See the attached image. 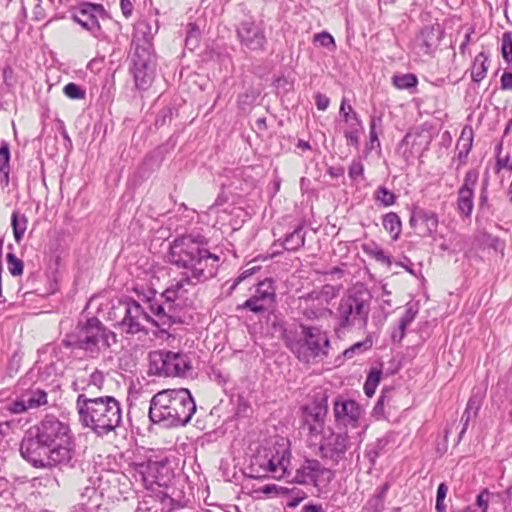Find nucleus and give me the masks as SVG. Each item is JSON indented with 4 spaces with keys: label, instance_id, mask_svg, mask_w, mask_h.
Returning a JSON list of instances; mask_svg holds the SVG:
<instances>
[{
    "label": "nucleus",
    "instance_id": "nucleus-1",
    "mask_svg": "<svg viewBox=\"0 0 512 512\" xmlns=\"http://www.w3.org/2000/svg\"><path fill=\"white\" fill-rule=\"evenodd\" d=\"M207 240L201 235H184L176 238L170 248V262L183 269L182 278L168 287L160 299L148 298V310L155 316L154 325L166 331L176 322L178 315L175 301L187 292L186 285L203 283L216 276L220 258L207 249Z\"/></svg>",
    "mask_w": 512,
    "mask_h": 512
},
{
    "label": "nucleus",
    "instance_id": "nucleus-2",
    "mask_svg": "<svg viewBox=\"0 0 512 512\" xmlns=\"http://www.w3.org/2000/svg\"><path fill=\"white\" fill-rule=\"evenodd\" d=\"M71 428L65 421L47 414L26 431L21 443V456L33 467L50 469L68 465L74 457Z\"/></svg>",
    "mask_w": 512,
    "mask_h": 512
},
{
    "label": "nucleus",
    "instance_id": "nucleus-3",
    "mask_svg": "<svg viewBox=\"0 0 512 512\" xmlns=\"http://www.w3.org/2000/svg\"><path fill=\"white\" fill-rule=\"evenodd\" d=\"M79 422L98 437H105L122 426V406L113 396L88 397L79 394L76 399Z\"/></svg>",
    "mask_w": 512,
    "mask_h": 512
},
{
    "label": "nucleus",
    "instance_id": "nucleus-4",
    "mask_svg": "<svg viewBox=\"0 0 512 512\" xmlns=\"http://www.w3.org/2000/svg\"><path fill=\"white\" fill-rule=\"evenodd\" d=\"M196 411V404L187 389L163 390L150 401L149 418L164 427L187 424Z\"/></svg>",
    "mask_w": 512,
    "mask_h": 512
},
{
    "label": "nucleus",
    "instance_id": "nucleus-5",
    "mask_svg": "<svg viewBox=\"0 0 512 512\" xmlns=\"http://www.w3.org/2000/svg\"><path fill=\"white\" fill-rule=\"evenodd\" d=\"M116 343V334L96 317L80 322L75 332L63 340L65 347L83 350L92 358L98 357L102 351L110 349Z\"/></svg>",
    "mask_w": 512,
    "mask_h": 512
},
{
    "label": "nucleus",
    "instance_id": "nucleus-6",
    "mask_svg": "<svg viewBox=\"0 0 512 512\" xmlns=\"http://www.w3.org/2000/svg\"><path fill=\"white\" fill-rule=\"evenodd\" d=\"M290 464V453L285 444L272 448H260L250 461V476L252 478L274 479L283 478Z\"/></svg>",
    "mask_w": 512,
    "mask_h": 512
},
{
    "label": "nucleus",
    "instance_id": "nucleus-7",
    "mask_svg": "<svg viewBox=\"0 0 512 512\" xmlns=\"http://www.w3.org/2000/svg\"><path fill=\"white\" fill-rule=\"evenodd\" d=\"M370 296L362 290H351L342 297L336 312L335 318L338 322L336 333L341 329L359 326L366 327L370 311Z\"/></svg>",
    "mask_w": 512,
    "mask_h": 512
},
{
    "label": "nucleus",
    "instance_id": "nucleus-8",
    "mask_svg": "<svg viewBox=\"0 0 512 512\" xmlns=\"http://www.w3.org/2000/svg\"><path fill=\"white\" fill-rule=\"evenodd\" d=\"M139 302L131 298L118 301L109 313L110 318L117 322L118 326L126 334H137L145 331V324L154 325L155 316L147 311Z\"/></svg>",
    "mask_w": 512,
    "mask_h": 512
},
{
    "label": "nucleus",
    "instance_id": "nucleus-9",
    "mask_svg": "<svg viewBox=\"0 0 512 512\" xmlns=\"http://www.w3.org/2000/svg\"><path fill=\"white\" fill-rule=\"evenodd\" d=\"M284 339L288 348L305 363H310L320 352V329L307 324L300 325V331H286Z\"/></svg>",
    "mask_w": 512,
    "mask_h": 512
},
{
    "label": "nucleus",
    "instance_id": "nucleus-10",
    "mask_svg": "<svg viewBox=\"0 0 512 512\" xmlns=\"http://www.w3.org/2000/svg\"><path fill=\"white\" fill-rule=\"evenodd\" d=\"M191 369L189 357L180 352L157 350L149 353V373L157 376H185Z\"/></svg>",
    "mask_w": 512,
    "mask_h": 512
},
{
    "label": "nucleus",
    "instance_id": "nucleus-11",
    "mask_svg": "<svg viewBox=\"0 0 512 512\" xmlns=\"http://www.w3.org/2000/svg\"><path fill=\"white\" fill-rule=\"evenodd\" d=\"M132 72L135 84L140 89H146L153 80L154 65L151 51L142 48L132 55Z\"/></svg>",
    "mask_w": 512,
    "mask_h": 512
},
{
    "label": "nucleus",
    "instance_id": "nucleus-12",
    "mask_svg": "<svg viewBox=\"0 0 512 512\" xmlns=\"http://www.w3.org/2000/svg\"><path fill=\"white\" fill-rule=\"evenodd\" d=\"M274 301L275 289L272 281L265 279L258 284L255 293L242 305H239L237 309H247L253 313H262L267 311Z\"/></svg>",
    "mask_w": 512,
    "mask_h": 512
},
{
    "label": "nucleus",
    "instance_id": "nucleus-13",
    "mask_svg": "<svg viewBox=\"0 0 512 512\" xmlns=\"http://www.w3.org/2000/svg\"><path fill=\"white\" fill-rule=\"evenodd\" d=\"M334 416L339 425L356 428L363 417V408L354 400L338 398L334 401Z\"/></svg>",
    "mask_w": 512,
    "mask_h": 512
},
{
    "label": "nucleus",
    "instance_id": "nucleus-14",
    "mask_svg": "<svg viewBox=\"0 0 512 512\" xmlns=\"http://www.w3.org/2000/svg\"><path fill=\"white\" fill-rule=\"evenodd\" d=\"M478 181V172L469 170L466 172L463 184L457 193V211L461 217L471 216L474 208V190Z\"/></svg>",
    "mask_w": 512,
    "mask_h": 512
},
{
    "label": "nucleus",
    "instance_id": "nucleus-15",
    "mask_svg": "<svg viewBox=\"0 0 512 512\" xmlns=\"http://www.w3.org/2000/svg\"><path fill=\"white\" fill-rule=\"evenodd\" d=\"M105 10L101 4L86 2L73 13L72 19L94 36L100 31L98 17L104 15Z\"/></svg>",
    "mask_w": 512,
    "mask_h": 512
},
{
    "label": "nucleus",
    "instance_id": "nucleus-16",
    "mask_svg": "<svg viewBox=\"0 0 512 512\" xmlns=\"http://www.w3.org/2000/svg\"><path fill=\"white\" fill-rule=\"evenodd\" d=\"M410 225L421 237L432 236L438 228V216L435 212L422 208L412 210Z\"/></svg>",
    "mask_w": 512,
    "mask_h": 512
},
{
    "label": "nucleus",
    "instance_id": "nucleus-17",
    "mask_svg": "<svg viewBox=\"0 0 512 512\" xmlns=\"http://www.w3.org/2000/svg\"><path fill=\"white\" fill-rule=\"evenodd\" d=\"M47 393L42 389H31L23 393L7 409L14 414H21L30 409H36L47 404Z\"/></svg>",
    "mask_w": 512,
    "mask_h": 512
},
{
    "label": "nucleus",
    "instance_id": "nucleus-18",
    "mask_svg": "<svg viewBox=\"0 0 512 512\" xmlns=\"http://www.w3.org/2000/svg\"><path fill=\"white\" fill-rule=\"evenodd\" d=\"M320 403L314 401L312 404H306L302 408V430L308 436V442L312 446L317 445L318 435L320 433Z\"/></svg>",
    "mask_w": 512,
    "mask_h": 512
},
{
    "label": "nucleus",
    "instance_id": "nucleus-19",
    "mask_svg": "<svg viewBox=\"0 0 512 512\" xmlns=\"http://www.w3.org/2000/svg\"><path fill=\"white\" fill-rule=\"evenodd\" d=\"M237 33L242 44L251 50L262 49L265 44L266 39L264 32L254 22H242Z\"/></svg>",
    "mask_w": 512,
    "mask_h": 512
},
{
    "label": "nucleus",
    "instance_id": "nucleus-20",
    "mask_svg": "<svg viewBox=\"0 0 512 512\" xmlns=\"http://www.w3.org/2000/svg\"><path fill=\"white\" fill-rule=\"evenodd\" d=\"M444 31L439 24L425 26L416 38V43L424 54H431L439 45Z\"/></svg>",
    "mask_w": 512,
    "mask_h": 512
},
{
    "label": "nucleus",
    "instance_id": "nucleus-21",
    "mask_svg": "<svg viewBox=\"0 0 512 512\" xmlns=\"http://www.w3.org/2000/svg\"><path fill=\"white\" fill-rule=\"evenodd\" d=\"M349 444L347 433L331 434L325 444H322V457L337 462L345 454Z\"/></svg>",
    "mask_w": 512,
    "mask_h": 512
},
{
    "label": "nucleus",
    "instance_id": "nucleus-22",
    "mask_svg": "<svg viewBox=\"0 0 512 512\" xmlns=\"http://www.w3.org/2000/svg\"><path fill=\"white\" fill-rule=\"evenodd\" d=\"M155 32L156 30H153L152 25L148 21L142 20L137 22L134 27V34L132 39V44L135 46V51H141L142 48H146L148 51H151V40Z\"/></svg>",
    "mask_w": 512,
    "mask_h": 512
},
{
    "label": "nucleus",
    "instance_id": "nucleus-23",
    "mask_svg": "<svg viewBox=\"0 0 512 512\" xmlns=\"http://www.w3.org/2000/svg\"><path fill=\"white\" fill-rule=\"evenodd\" d=\"M320 476V463L317 460H306L304 465L297 471L296 479L300 483L314 484Z\"/></svg>",
    "mask_w": 512,
    "mask_h": 512
},
{
    "label": "nucleus",
    "instance_id": "nucleus-24",
    "mask_svg": "<svg viewBox=\"0 0 512 512\" xmlns=\"http://www.w3.org/2000/svg\"><path fill=\"white\" fill-rule=\"evenodd\" d=\"M319 295V292H312L300 298L299 308L307 320L318 319L320 311Z\"/></svg>",
    "mask_w": 512,
    "mask_h": 512
},
{
    "label": "nucleus",
    "instance_id": "nucleus-25",
    "mask_svg": "<svg viewBox=\"0 0 512 512\" xmlns=\"http://www.w3.org/2000/svg\"><path fill=\"white\" fill-rule=\"evenodd\" d=\"M473 144V131L471 128H463L461 135L457 141L458 159L461 164L466 162L468 154L471 151Z\"/></svg>",
    "mask_w": 512,
    "mask_h": 512
},
{
    "label": "nucleus",
    "instance_id": "nucleus-26",
    "mask_svg": "<svg viewBox=\"0 0 512 512\" xmlns=\"http://www.w3.org/2000/svg\"><path fill=\"white\" fill-rule=\"evenodd\" d=\"M352 120L348 123L349 127L344 131L347 145L355 148L360 144V131L362 130V122L356 113H353Z\"/></svg>",
    "mask_w": 512,
    "mask_h": 512
},
{
    "label": "nucleus",
    "instance_id": "nucleus-27",
    "mask_svg": "<svg viewBox=\"0 0 512 512\" xmlns=\"http://www.w3.org/2000/svg\"><path fill=\"white\" fill-rule=\"evenodd\" d=\"M488 71V55L485 52H480L474 59L471 68L472 80L476 83L482 81Z\"/></svg>",
    "mask_w": 512,
    "mask_h": 512
},
{
    "label": "nucleus",
    "instance_id": "nucleus-28",
    "mask_svg": "<svg viewBox=\"0 0 512 512\" xmlns=\"http://www.w3.org/2000/svg\"><path fill=\"white\" fill-rule=\"evenodd\" d=\"M10 173V147L7 141L2 140L0 143V174L2 176L1 183L8 185Z\"/></svg>",
    "mask_w": 512,
    "mask_h": 512
},
{
    "label": "nucleus",
    "instance_id": "nucleus-29",
    "mask_svg": "<svg viewBox=\"0 0 512 512\" xmlns=\"http://www.w3.org/2000/svg\"><path fill=\"white\" fill-rule=\"evenodd\" d=\"M28 219L24 214H20L18 211H14L11 215V226L13 229V235L15 241L20 243L23 239L25 231L27 229Z\"/></svg>",
    "mask_w": 512,
    "mask_h": 512
},
{
    "label": "nucleus",
    "instance_id": "nucleus-30",
    "mask_svg": "<svg viewBox=\"0 0 512 512\" xmlns=\"http://www.w3.org/2000/svg\"><path fill=\"white\" fill-rule=\"evenodd\" d=\"M403 143L411 144L412 147L419 146L421 150H426L430 144V136L424 131H411L405 135Z\"/></svg>",
    "mask_w": 512,
    "mask_h": 512
},
{
    "label": "nucleus",
    "instance_id": "nucleus-31",
    "mask_svg": "<svg viewBox=\"0 0 512 512\" xmlns=\"http://www.w3.org/2000/svg\"><path fill=\"white\" fill-rule=\"evenodd\" d=\"M383 226L393 239L398 238L401 232V221L396 213L390 212L386 214L383 218Z\"/></svg>",
    "mask_w": 512,
    "mask_h": 512
},
{
    "label": "nucleus",
    "instance_id": "nucleus-32",
    "mask_svg": "<svg viewBox=\"0 0 512 512\" xmlns=\"http://www.w3.org/2000/svg\"><path fill=\"white\" fill-rule=\"evenodd\" d=\"M382 370L378 368H371L366 381L364 383V392L368 397H372L381 380Z\"/></svg>",
    "mask_w": 512,
    "mask_h": 512
},
{
    "label": "nucleus",
    "instance_id": "nucleus-33",
    "mask_svg": "<svg viewBox=\"0 0 512 512\" xmlns=\"http://www.w3.org/2000/svg\"><path fill=\"white\" fill-rule=\"evenodd\" d=\"M373 341L371 336H367L363 341L357 342L343 351L345 359H352L356 354H362L371 349Z\"/></svg>",
    "mask_w": 512,
    "mask_h": 512
},
{
    "label": "nucleus",
    "instance_id": "nucleus-34",
    "mask_svg": "<svg viewBox=\"0 0 512 512\" xmlns=\"http://www.w3.org/2000/svg\"><path fill=\"white\" fill-rule=\"evenodd\" d=\"M392 82L394 86L398 89H411L415 88L418 79L417 77L412 73H406V74H400V75H394L392 78Z\"/></svg>",
    "mask_w": 512,
    "mask_h": 512
},
{
    "label": "nucleus",
    "instance_id": "nucleus-35",
    "mask_svg": "<svg viewBox=\"0 0 512 512\" xmlns=\"http://www.w3.org/2000/svg\"><path fill=\"white\" fill-rule=\"evenodd\" d=\"M480 406H481V397H478L477 395H473L472 397H470V399H469V401L467 403L466 410H465V412L463 413V416H462V420H464L465 423H464V427H463V429H462V431L460 433V437H462V435L466 431V428H467L468 422L470 420L471 414L473 413L474 415H476V413L479 410Z\"/></svg>",
    "mask_w": 512,
    "mask_h": 512
},
{
    "label": "nucleus",
    "instance_id": "nucleus-36",
    "mask_svg": "<svg viewBox=\"0 0 512 512\" xmlns=\"http://www.w3.org/2000/svg\"><path fill=\"white\" fill-rule=\"evenodd\" d=\"M304 244V236L301 229H295L292 233L286 236L283 246L286 250L293 251L298 249Z\"/></svg>",
    "mask_w": 512,
    "mask_h": 512
},
{
    "label": "nucleus",
    "instance_id": "nucleus-37",
    "mask_svg": "<svg viewBox=\"0 0 512 512\" xmlns=\"http://www.w3.org/2000/svg\"><path fill=\"white\" fill-rule=\"evenodd\" d=\"M200 42V30L195 23L188 24L185 47L190 51L195 50Z\"/></svg>",
    "mask_w": 512,
    "mask_h": 512
},
{
    "label": "nucleus",
    "instance_id": "nucleus-38",
    "mask_svg": "<svg viewBox=\"0 0 512 512\" xmlns=\"http://www.w3.org/2000/svg\"><path fill=\"white\" fill-rule=\"evenodd\" d=\"M501 54L505 62L512 63V34L504 32L501 38Z\"/></svg>",
    "mask_w": 512,
    "mask_h": 512
},
{
    "label": "nucleus",
    "instance_id": "nucleus-39",
    "mask_svg": "<svg viewBox=\"0 0 512 512\" xmlns=\"http://www.w3.org/2000/svg\"><path fill=\"white\" fill-rule=\"evenodd\" d=\"M417 314V311L414 310L412 307H408L404 313V315L401 317L399 321V337L404 338L406 333V328L413 322L415 319V316Z\"/></svg>",
    "mask_w": 512,
    "mask_h": 512
},
{
    "label": "nucleus",
    "instance_id": "nucleus-40",
    "mask_svg": "<svg viewBox=\"0 0 512 512\" xmlns=\"http://www.w3.org/2000/svg\"><path fill=\"white\" fill-rule=\"evenodd\" d=\"M375 199L384 206H391L395 202V195L387 188L380 186L375 192Z\"/></svg>",
    "mask_w": 512,
    "mask_h": 512
},
{
    "label": "nucleus",
    "instance_id": "nucleus-41",
    "mask_svg": "<svg viewBox=\"0 0 512 512\" xmlns=\"http://www.w3.org/2000/svg\"><path fill=\"white\" fill-rule=\"evenodd\" d=\"M63 92L70 99L85 98V90H83L79 85L73 82L66 84L63 88Z\"/></svg>",
    "mask_w": 512,
    "mask_h": 512
},
{
    "label": "nucleus",
    "instance_id": "nucleus-42",
    "mask_svg": "<svg viewBox=\"0 0 512 512\" xmlns=\"http://www.w3.org/2000/svg\"><path fill=\"white\" fill-rule=\"evenodd\" d=\"M7 264L9 272L13 276H19L23 273V262L22 260L18 259L13 253H9L7 255Z\"/></svg>",
    "mask_w": 512,
    "mask_h": 512
},
{
    "label": "nucleus",
    "instance_id": "nucleus-43",
    "mask_svg": "<svg viewBox=\"0 0 512 512\" xmlns=\"http://www.w3.org/2000/svg\"><path fill=\"white\" fill-rule=\"evenodd\" d=\"M365 251L368 254H370L377 261H379L381 263H384V264H387V265L391 264L389 256H387L385 254V252L380 247H378L377 245H374V246H372L370 248H365Z\"/></svg>",
    "mask_w": 512,
    "mask_h": 512
},
{
    "label": "nucleus",
    "instance_id": "nucleus-44",
    "mask_svg": "<svg viewBox=\"0 0 512 512\" xmlns=\"http://www.w3.org/2000/svg\"><path fill=\"white\" fill-rule=\"evenodd\" d=\"M341 288H342L341 284H336V285L325 284V285H323L322 286V299H325L326 301L333 299L334 297H336L339 294Z\"/></svg>",
    "mask_w": 512,
    "mask_h": 512
},
{
    "label": "nucleus",
    "instance_id": "nucleus-45",
    "mask_svg": "<svg viewBox=\"0 0 512 512\" xmlns=\"http://www.w3.org/2000/svg\"><path fill=\"white\" fill-rule=\"evenodd\" d=\"M105 382L104 373L100 370H94L89 378L88 386H94L98 389H101Z\"/></svg>",
    "mask_w": 512,
    "mask_h": 512
},
{
    "label": "nucleus",
    "instance_id": "nucleus-46",
    "mask_svg": "<svg viewBox=\"0 0 512 512\" xmlns=\"http://www.w3.org/2000/svg\"><path fill=\"white\" fill-rule=\"evenodd\" d=\"M364 173V166L359 160H353L349 166L348 174L349 177L353 180L362 176Z\"/></svg>",
    "mask_w": 512,
    "mask_h": 512
},
{
    "label": "nucleus",
    "instance_id": "nucleus-47",
    "mask_svg": "<svg viewBox=\"0 0 512 512\" xmlns=\"http://www.w3.org/2000/svg\"><path fill=\"white\" fill-rule=\"evenodd\" d=\"M490 496L491 493L487 489L481 491L480 494L477 496L476 504L480 509L479 512H487Z\"/></svg>",
    "mask_w": 512,
    "mask_h": 512
},
{
    "label": "nucleus",
    "instance_id": "nucleus-48",
    "mask_svg": "<svg viewBox=\"0 0 512 512\" xmlns=\"http://www.w3.org/2000/svg\"><path fill=\"white\" fill-rule=\"evenodd\" d=\"M256 100L254 92H245L240 94L238 97V104L241 109H245L246 106H250Z\"/></svg>",
    "mask_w": 512,
    "mask_h": 512
},
{
    "label": "nucleus",
    "instance_id": "nucleus-49",
    "mask_svg": "<svg viewBox=\"0 0 512 512\" xmlns=\"http://www.w3.org/2000/svg\"><path fill=\"white\" fill-rule=\"evenodd\" d=\"M355 113L351 105L347 104L345 99L342 100L340 106V114L343 115L346 123H349L352 120V115Z\"/></svg>",
    "mask_w": 512,
    "mask_h": 512
},
{
    "label": "nucleus",
    "instance_id": "nucleus-50",
    "mask_svg": "<svg viewBox=\"0 0 512 512\" xmlns=\"http://www.w3.org/2000/svg\"><path fill=\"white\" fill-rule=\"evenodd\" d=\"M257 270H259V267H252V268H249V269H246L244 270L238 277L237 279L234 281L233 285L231 286L230 290L233 291L236 286L242 282L243 280H245L246 278H248L249 276H251L252 274H254Z\"/></svg>",
    "mask_w": 512,
    "mask_h": 512
},
{
    "label": "nucleus",
    "instance_id": "nucleus-51",
    "mask_svg": "<svg viewBox=\"0 0 512 512\" xmlns=\"http://www.w3.org/2000/svg\"><path fill=\"white\" fill-rule=\"evenodd\" d=\"M382 129V116L372 115L369 123V133L381 131Z\"/></svg>",
    "mask_w": 512,
    "mask_h": 512
},
{
    "label": "nucleus",
    "instance_id": "nucleus-52",
    "mask_svg": "<svg viewBox=\"0 0 512 512\" xmlns=\"http://www.w3.org/2000/svg\"><path fill=\"white\" fill-rule=\"evenodd\" d=\"M120 7L123 15L129 18L133 11V4L130 0H120Z\"/></svg>",
    "mask_w": 512,
    "mask_h": 512
},
{
    "label": "nucleus",
    "instance_id": "nucleus-53",
    "mask_svg": "<svg viewBox=\"0 0 512 512\" xmlns=\"http://www.w3.org/2000/svg\"><path fill=\"white\" fill-rule=\"evenodd\" d=\"M322 47H327L331 50H334L335 48L334 38L325 31H322Z\"/></svg>",
    "mask_w": 512,
    "mask_h": 512
},
{
    "label": "nucleus",
    "instance_id": "nucleus-54",
    "mask_svg": "<svg viewBox=\"0 0 512 512\" xmlns=\"http://www.w3.org/2000/svg\"><path fill=\"white\" fill-rule=\"evenodd\" d=\"M380 147L378 132L369 133V142L367 143V150H373Z\"/></svg>",
    "mask_w": 512,
    "mask_h": 512
},
{
    "label": "nucleus",
    "instance_id": "nucleus-55",
    "mask_svg": "<svg viewBox=\"0 0 512 512\" xmlns=\"http://www.w3.org/2000/svg\"><path fill=\"white\" fill-rule=\"evenodd\" d=\"M501 87L505 90H512V73L505 72L502 74Z\"/></svg>",
    "mask_w": 512,
    "mask_h": 512
},
{
    "label": "nucleus",
    "instance_id": "nucleus-56",
    "mask_svg": "<svg viewBox=\"0 0 512 512\" xmlns=\"http://www.w3.org/2000/svg\"><path fill=\"white\" fill-rule=\"evenodd\" d=\"M447 490H448L447 486L444 483H441L437 489L436 500L444 501L446 494H447Z\"/></svg>",
    "mask_w": 512,
    "mask_h": 512
},
{
    "label": "nucleus",
    "instance_id": "nucleus-57",
    "mask_svg": "<svg viewBox=\"0 0 512 512\" xmlns=\"http://www.w3.org/2000/svg\"><path fill=\"white\" fill-rule=\"evenodd\" d=\"M328 172L332 177H339V176L343 175L344 170H343V168L331 167V168H329Z\"/></svg>",
    "mask_w": 512,
    "mask_h": 512
},
{
    "label": "nucleus",
    "instance_id": "nucleus-58",
    "mask_svg": "<svg viewBox=\"0 0 512 512\" xmlns=\"http://www.w3.org/2000/svg\"><path fill=\"white\" fill-rule=\"evenodd\" d=\"M509 162V157L506 156L505 158L498 157L497 159V165L499 168H507Z\"/></svg>",
    "mask_w": 512,
    "mask_h": 512
},
{
    "label": "nucleus",
    "instance_id": "nucleus-59",
    "mask_svg": "<svg viewBox=\"0 0 512 512\" xmlns=\"http://www.w3.org/2000/svg\"><path fill=\"white\" fill-rule=\"evenodd\" d=\"M34 14H35V17L36 19L40 20L43 18V10H42V7L40 6V4H37L36 7H35V10H34Z\"/></svg>",
    "mask_w": 512,
    "mask_h": 512
},
{
    "label": "nucleus",
    "instance_id": "nucleus-60",
    "mask_svg": "<svg viewBox=\"0 0 512 512\" xmlns=\"http://www.w3.org/2000/svg\"><path fill=\"white\" fill-rule=\"evenodd\" d=\"M256 127L259 129V130H264L266 129V119L265 118H258L256 120Z\"/></svg>",
    "mask_w": 512,
    "mask_h": 512
},
{
    "label": "nucleus",
    "instance_id": "nucleus-61",
    "mask_svg": "<svg viewBox=\"0 0 512 512\" xmlns=\"http://www.w3.org/2000/svg\"><path fill=\"white\" fill-rule=\"evenodd\" d=\"M321 475H322V479H327V480H330L333 476V473L330 469H323L322 468V472H321Z\"/></svg>",
    "mask_w": 512,
    "mask_h": 512
},
{
    "label": "nucleus",
    "instance_id": "nucleus-62",
    "mask_svg": "<svg viewBox=\"0 0 512 512\" xmlns=\"http://www.w3.org/2000/svg\"><path fill=\"white\" fill-rule=\"evenodd\" d=\"M303 510L304 512H319L320 508L316 505H306Z\"/></svg>",
    "mask_w": 512,
    "mask_h": 512
},
{
    "label": "nucleus",
    "instance_id": "nucleus-63",
    "mask_svg": "<svg viewBox=\"0 0 512 512\" xmlns=\"http://www.w3.org/2000/svg\"><path fill=\"white\" fill-rule=\"evenodd\" d=\"M148 510H149V507L147 505V502L144 501V502L139 503L136 512H143V511H148Z\"/></svg>",
    "mask_w": 512,
    "mask_h": 512
},
{
    "label": "nucleus",
    "instance_id": "nucleus-64",
    "mask_svg": "<svg viewBox=\"0 0 512 512\" xmlns=\"http://www.w3.org/2000/svg\"><path fill=\"white\" fill-rule=\"evenodd\" d=\"M445 504L444 501L436 500V510L437 512H444L445 511Z\"/></svg>",
    "mask_w": 512,
    "mask_h": 512
}]
</instances>
